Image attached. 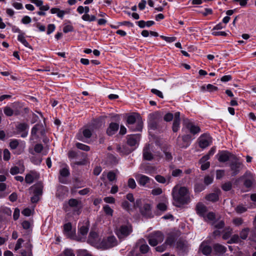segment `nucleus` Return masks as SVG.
I'll return each mask as SVG.
<instances>
[{"label":"nucleus","mask_w":256,"mask_h":256,"mask_svg":"<svg viewBox=\"0 0 256 256\" xmlns=\"http://www.w3.org/2000/svg\"><path fill=\"white\" fill-rule=\"evenodd\" d=\"M149 126L151 128L155 130L157 128V122L158 119V113L151 114L149 115Z\"/></svg>","instance_id":"f8f14e48"},{"label":"nucleus","mask_w":256,"mask_h":256,"mask_svg":"<svg viewBox=\"0 0 256 256\" xmlns=\"http://www.w3.org/2000/svg\"><path fill=\"white\" fill-rule=\"evenodd\" d=\"M76 147L80 150H84V151H88L90 150V148L88 146L84 144L81 143H77L76 144Z\"/></svg>","instance_id":"c03bdc74"},{"label":"nucleus","mask_w":256,"mask_h":256,"mask_svg":"<svg viewBox=\"0 0 256 256\" xmlns=\"http://www.w3.org/2000/svg\"><path fill=\"white\" fill-rule=\"evenodd\" d=\"M196 213L201 216L204 217L206 212L207 208L203 204L198 203L196 208Z\"/></svg>","instance_id":"2eb2a0df"},{"label":"nucleus","mask_w":256,"mask_h":256,"mask_svg":"<svg viewBox=\"0 0 256 256\" xmlns=\"http://www.w3.org/2000/svg\"><path fill=\"white\" fill-rule=\"evenodd\" d=\"M157 208L162 212L166 210L167 206L164 203H160L157 205Z\"/></svg>","instance_id":"e2e57ef3"},{"label":"nucleus","mask_w":256,"mask_h":256,"mask_svg":"<svg viewBox=\"0 0 256 256\" xmlns=\"http://www.w3.org/2000/svg\"><path fill=\"white\" fill-rule=\"evenodd\" d=\"M142 214L146 217H150L151 214V206L148 204H144L142 207L140 208Z\"/></svg>","instance_id":"dca6fc26"},{"label":"nucleus","mask_w":256,"mask_h":256,"mask_svg":"<svg viewBox=\"0 0 256 256\" xmlns=\"http://www.w3.org/2000/svg\"><path fill=\"white\" fill-rule=\"evenodd\" d=\"M204 188L202 184L196 183L194 185V190L196 192H199L202 191L204 189Z\"/></svg>","instance_id":"79ce46f5"},{"label":"nucleus","mask_w":256,"mask_h":256,"mask_svg":"<svg viewBox=\"0 0 256 256\" xmlns=\"http://www.w3.org/2000/svg\"><path fill=\"white\" fill-rule=\"evenodd\" d=\"M200 250L202 253L206 255H209L212 252V248L210 246H208L205 242H202L200 246Z\"/></svg>","instance_id":"aec40b11"},{"label":"nucleus","mask_w":256,"mask_h":256,"mask_svg":"<svg viewBox=\"0 0 256 256\" xmlns=\"http://www.w3.org/2000/svg\"><path fill=\"white\" fill-rule=\"evenodd\" d=\"M206 198L208 200L212 202H216L218 200V196L216 194L212 193L206 196Z\"/></svg>","instance_id":"c9c22d12"},{"label":"nucleus","mask_w":256,"mask_h":256,"mask_svg":"<svg viewBox=\"0 0 256 256\" xmlns=\"http://www.w3.org/2000/svg\"><path fill=\"white\" fill-rule=\"evenodd\" d=\"M236 210L238 213L242 214L246 210V208L242 205H239L236 208Z\"/></svg>","instance_id":"603ef678"},{"label":"nucleus","mask_w":256,"mask_h":256,"mask_svg":"<svg viewBox=\"0 0 256 256\" xmlns=\"http://www.w3.org/2000/svg\"><path fill=\"white\" fill-rule=\"evenodd\" d=\"M240 242V237L238 234H234L228 242V244L238 243Z\"/></svg>","instance_id":"ea45409f"},{"label":"nucleus","mask_w":256,"mask_h":256,"mask_svg":"<svg viewBox=\"0 0 256 256\" xmlns=\"http://www.w3.org/2000/svg\"><path fill=\"white\" fill-rule=\"evenodd\" d=\"M19 172H20V168L16 166L12 167L10 170V173L12 175L18 174L19 173Z\"/></svg>","instance_id":"052dcab7"},{"label":"nucleus","mask_w":256,"mask_h":256,"mask_svg":"<svg viewBox=\"0 0 256 256\" xmlns=\"http://www.w3.org/2000/svg\"><path fill=\"white\" fill-rule=\"evenodd\" d=\"M177 144L181 148H186L189 146L188 142L185 143L182 141V142H181L179 138L178 139Z\"/></svg>","instance_id":"13d9d810"},{"label":"nucleus","mask_w":256,"mask_h":256,"mask_svg":"<svg viewBox=\"0 0 256 256\" xmlns=\"http://www.w3.org/2000/svg\"><path fill=\"white\" fill-rule=\"evenodd\" d=\"M104 211L107 215L112 216L113 214V210L108 205H106L103 207Z\"/></svg>","instance_id":"58836bf2"},{"label":"nucleus","mask_w":256,"mask_h":256,"mask_svg":"<svg viewBox=\"0 0 256 256\" xmlns=\"http://www.w3.org/2000/svg\"><path fill=\"white\" fill-rule=\"evenodd\" d=\"M116 149L117 152L122 154H128L135 149V148H128L127 145H124L122 147L118 146Z\"/></svg>","instance_id":"f3484780"},{"label":"nucleus","mask_w":256,"mask_h":256,"mask_svg":"<svg viewBox=\"0 0 256 256\" xmlns=\"http://www.w3.org/2000/svg\"><path fill=\"white\" fill-rule=\"evenodd\" d=\"M88 226L87 224L82 226L79 228L78 234L83 236H86L88 231Z\"/></svg>","instance_id":"473e14b6"},{"label":"nucleus","mask_w":256,"mask_h":256,"mask_svg":"<svg viewBox=\"0 0 256 256\" xmlns=\"http://www.w3.org/2000/svg\"><path fill=\"white\" fill-rule=\"evenodd\" d=\"M182 171L180 169H174L172 172V175L173 176H180L182 175Z\"/></svg>","instance_id":"a18cd8bd"},{"label":"nucleus","mask_w":256,"mask_h":256,"mask_svg":"<svg viewBox=\"0 0 256 256\" xmlns=\"http://www.w3.org/2000/svg\"><path fill=\"white\" fill-rule=\"evenodd\" d=\"M140 136L137 135H132L128 138L127 144L128 145L130 146L131 148H133L138 144L140 140Z\"/></svg>","instance_id":"4468645a"},{"label":"nucleus","mask_w":256,"mask_h":256,"mask_svg":"<svg viewBox=\"0 0 256 256\" xmlns=\"http://www.w3.org/2000/svg\"><path fill=\"white\" fill-rule=\"evenodd\" d=\"M72 226L71 223L68 222L64 226V233L68 238L76 240V236L72 231ZM76 240L78 241H81L82 240V238H76Z\"/></svg>","instance_id":"6e6552de"},{"label":"nucleus","mask_w":256,"mask_h":256,"mask_svg":"<svg viewBox=\"0 0 256 256\" xmlns=\"http://www.w3.org/2000/svg\"><path fill=\"white\" fill-rule=\"evenodd\" d=\"M233 156H235L228 151H222L218 154V159L220 162H226L230 160L232 161L233 160Z\"/></svg>","instance_id":"1a4fd4ad"},{"label":"nucleus","mask_w":256,"mask_h":256,"mask_svg":"<svg viewBox=\"0 0 256 256\" xmlns=\"http://www.w3.org/2000/svg\"><path fill=\"white\" fill-rule=\"evenodd\" d=\"M18 41L21 42L25 46L31 50H32V46L30 45V44L26 41L23 34H18Z\"/></svg>","instance_id":"bb28decb"},{"label":"nucleus","mask_w":256,"mask_h":256,"mask_svg":"<svg viewBox=\"0 0 256 256\" xmlns=\"http://www.w3.org/2000/svg\"><path fill=\"white\" fill-rule=\"evenodd\" d=\"M138 184L144 186L146 184L149 183L150 178L148 176L141 174H136L135 176Z\"/></svg>","instance_id":"ddd939ff"},{"label":"nucleus","mask_w":256,"mask_h":256,"mask_svg":"<svg viewBox=\"0 0 256 256\" xmlns=\"http://www.w3.org/2000/svg\"><path fill=\"white\" fill-rule=\"evenodd\" d=\"M175 239L174 236H168L166 240L165 244L172 245L174 242Z\"/></svg>","instance_id":"de8ad7c7"},{"label":"nucleus","mask_w":256,"mask_h":256,"mask_svg":"<svg viewBox=\"0 0 256 256\" xmlns=\"http://www.w3.org/2000/svg\"><path fill=\"white\" fill-rule=\"evenodd\" d=\"M151 193L154 196H158L162 193V190L160 188H155L152 190Z\"/></svg>","instance_id":"49530a36"},{"label":"nucleus","mask_w":256,"mask_h":256,"mask_svg":"<svg viewBox=\"0 0 256 256\" xmlns=\"http://www.w3.org/2000/svg\"><path fill=\"white\" fill-rule=\"evenodd\" d=\"M126 122L128 124L130 125L129 128L132 131H140L142 128V122L140 118L136 120L134 115L128 116Z\"/></svg>","instance_id":"f03ea898"},{"label":"nucleus","mask_w":256,"mask_h":256,"mask_svg":"<svg viewBox=\"0 0 256 256\" xmlns=\"http://www.w3.org/2000/svg\"><path fill=\"white\" fill-rule=\"evenodd\" d=\"M212 225L214 226L215 228L220 229L224 227V222L223 220H220L218 222H213Z\"/></svg>","instance_id":"e433bc0d"},{"label":"nucleus","mask_w":256,"mask_h":256,"mask_svg":"<svg viewBox=\"0 0 256 256\" xmlns=\"http://www.w3.org/2000/svg\"><path fill=\"white\" fill-rule=\"evenodd\" d=\"M43 146L42 144H36L34 148V150L36 152L40 153L43 150Z\"/></svg>","instance_id":"69168bd1"},{"label":"nucleus","mask_w":256,"mask_h":256,"mask_svg":"<svg viewBox=\"0 0 256 256\" xmlns=\"http://www.w3.org/2000/svg\"><path fill=\"white\" fill-rule=\"evenodd\" d=\"M213 248L216 252L220 254H223L226 251V248L220 244H214Z\"/></svg>","instance_id":"4be33fe9"},{"label":"nucleus","mask_w":256,"mask_h":256,"mask_svg":"<svg viewBox=\"0 0 256 256\" xmlns=\"http://www.w3.org/2000/svg\"><path fill=\"white\" fill-rule=\"evenodd\" d=\"M4 114L8 116H10L14 114L18 115L20 114V111L16 109L14 110H12V108L8 106H6L4 109Z\"/></svg>","instance_id":"5701e85b"},{"label":"nucleus","mask_w":256,"mask_h":256,"mask_svg":"<svg viewBox=\"0 0 256 256\" xmlns=\"http://www.w3.org/2000/svg\"><path fill=\"white\" fill-rule=\"evenodd\" d=\"M132 232V228L130 224L122 225L116 231V234L119 238H124L128 236Z\"/></svg>","instance_id":"39448f33"},{"label":"nucleus","mask_w":256,"mask_h":256,"mask_svg":"<svg viewBox=\"0 0 256 256\" xmlns=\"http://www.w3.org/2000/svg\"><path fill=\"white\" fill-rule=\"evenodd\" d=\"M180 121L174 120L172 125V130L174 132H176L179 128Z\"/></svg>","instance_id":"6e6d98bb"},{"label":"nucleus","mask_w":256,"mask_h":256,"mask_svg":"<svg viewBox=\"0 0 256 256\" xmlns=\"http://www.w3.org/2000/svg\"><path fill=\"white\" fill-rule=\"evenodd\" d=\"M122 208L126 210V211H130V206L129 203L126 201L124 200L122 203Z\"/></svg>","instance_id":"338daca9"},{"label":"nucleus","mask_w":256,"mask_h":256,"mask_svg":"<svg viewBox=\"0 0 256 256\" xmlns=\"http://www.w3.org/2000/svg\"><path fill=\"white\" fill-rule=\"evenodd\" d=\"M209 159V156L206 155L202 157L200 160V163L201 164V169L202 170H206L208 169L210 166V162H207V160Z\"/></svg>","instance_id":"6ab92c4d"},{"label":"nucleus","mask_w":256,"mask_h":256,"mask_svg":"<svg viewBox=\"0 0 256 256\" xmlns=\"http://www.w3.org/2000/svg\"><path fill=\"white\" fill-rule=\"evenodd\" d=\"M43 125L42 124H36L32 130V134L36 135L38 131H40V130L42 128Z\"/></svg>","instance_id":"f704fd0d"},{"label":"nucleus","mask_w":256,"mask_h":256,"mask_svg":"<svg viewBox=\"0 0 256 256\" xmlns=\"http://www.w3.org/2000/svg\"><path fill=\"white\" fill-rule=\"evenodd\" d=\"M198 140L199 146L202 148H204L208 146L212 142V138L207 134L201 136Z\"/></svg>","instance_id":"0eeeda50"},{"label":"nucleus","mask_w":256,"mask_h":256,"mask_svg":"<svg viewBox=\"0 0 256 256\" xmlns=\"http://www.w3.org/2000/svg\"><path fill=\"white\" fill-rule=\"evenodd\" d=\"M24 242V240H23V239L21 238H18L14 250H19L21 248L22 244Z\"/></svg>","instance_id":"4d7b16f0"},{"label":"nucleus","mask_w":256,"mask_h":256,"mask_svg":"<svg viewBox=\"0 0 256 256\" xmlns=\"http://www.w3.org/2000/svg\"><path fill=\"white\" fill-rule=\"evenodd\" d=\"M43 186L42 184L38 183L31 186L30 190H33L34 194H36L39 196L42 195V192Z\"/></svg>","instance_id":"b1692460"},{"label":"nucleus","mask_w":256,"mask_h":256,"mask_svg":"<svg viewBox=\"0 0 256 256\" xmlns=\"http://www.w3.org/2000/svg\"><path fill=\"white\" fill-rule=\"evenodd\" d=\"M188 191L184 186L179 187L175 186L172 192V195L174 200L180 204H188L190 202V197L188 194Z\"/></svg>","instance_id":"f257e3e1"},{"label":"nucleus","mask_w":256,"mask_h":256,"mask_svg":"<svg viewBox=\"0 0 256 256\" xmlns=\"http://www.w3.org/2000/svg\"><path fill=\"white\" fill-rule=\"evenodd\" d=\"M28 128V125L25 123H21L16 126V128L20 132H24Z\"/></svg>","instance_id":"37998d69"},{"label":"nucleus","mask_w":256,"mask_h":256,"mask_svg":"<svg viewBox=\"0 0 256 256\" xmlns=\"http://www.w3.org/2000/svg\"><path fill=\"white\" fill-rule=\"evenodd\" d=\"M232 228L230 227L225 228L223 230L224 234L222 235V238L224 240L228 239L232 233Z\"/></svg>","instance_id":"c756f323"},{"label":"nucleus","mask_w":256,"mask_h":256,"mask_svg":"<svg viewBox=\"0 0 256 256\" xmlns=\"http://www.w3.org/2000/svg\"><path fill=\"white\" fill-rule=\"evenodd\" d=\"M118 244V242L114 236H110L103 240L100 244V247L102 249H108Z\"/></svg>","instance_id":"20e7f679"},{"label":"nucleus","mask_w":256,"mask_h":256,"mask_svg":"<svg viewBox=\"0 0 256 256\" xmlns=\"http://www.w3.org/2000/svg\"><path fill=\"white\" fill-rule=\"evenodd\" d=\"M104 200L106 202L109 204H114L115 202V199L112 196H107L104 198Z\"/></svg>","instance_id":"0e129e2a"},{"label":"nucleus","mask_w":256,"mask_h":256,"mask_svg":"<svg viewBox=\"0 0 256 256\" xmlns=\"http://www.w3.org/2000/svg\"><path fill=\"white\" fill-rule=\"evenodd\" d=\"M213 181V178L212 176H207L204 177V182L206 185H208L212 183Z\"/></svg>","instance_id":"680f3d73"},{"label":"nucleus","mask_w":256,"mask_h":256,"mask_svg":"<svg viewBox=\"0 0 256 256\" xmlns=\"http://www.w3.org/2000/svg\"><path fill=\"white\" fill-rule=\"evenodd\" d=\"M206 89L210 92H213L218 90V88L211 84H208L206 86Z\"/></svg>","instance_id":"5fc2aeb1"},{"label":"nucleus","mask_w":256,"mask_h":256,"mask_svg":"<svg viewBox=\"0 0 256 256\" xmlns=\"http://www.w3.org/2000/svg\"><path fill=\"white\" fill-rule=\"evenodd\" d=\"M242 178L244 179V186L247 188H251L254 180L252 174L250 172H246Z\"/></svg>","instance_id":"9d476101"},{"label":"nucleus","mask_w":256,"mask_h":256,"mask_svg":"<svg viewBox=\"0 0 256 256\" xmlns=\"http://www.w3.org/2000/svg\"><path fill=\"white\" fill-rule=\"evenodd\" d=\"M184 123L186 127L192 134H194L200 132V128L198 126L194 125L192 122H190L188 120H184Z\"/></svg>","instance_id":"9b49d317"},{"label":"nucleus","mask_w":256,"mask_h":256,"mask_svg":"<svg viewBox=\"0 0 256 256\" xmlns=\"http://www.w3.org/2000/svg\"><path fill=\"white\" fill-rule=\"evenodd\" d=\"M148 238L149 244L154 246L163 241L164 236L160 232L157 231L150 234Z\"/></svg>","instance_id":"7ed1b4c3"},{"label":"nucleus","mask_w":256,"mask_h":256,"mask_svg":"<svg viewBox=\"0 0 256 256\" xmlns=\"http://www.w3.org/2000/svg\"><path fill=\"white\" fill-rule=\"evenodd\" d=\"M82 134L84 136V138L82 137V136L79 134L77 136L78 139L82 140L84 142H85V140H84V138H90L92 135V131L88 129V128H84L82 130Z\"/></svg>","instance_id":"412c9836"},{"label":"nucleus","mask_w":256,"mask_h":256,"mask_svg":"<svg viewBox=\"0 0 256 256\" xmlns=\"http://www.w3.org/2000/svg\"><path fill=\"white\" fill-rule=\"evenodd\" d=\"M80 204V202L76 199L72 198L68 201V204L71 207H76L78 206Z\"/></svg>","instance_id":"a19ab883"},{"label":"nucleus","mask_w":256,"mask_h":256,"mask_svg":"<svg viewBox=\"0 0 256 256\" xmlns=\"http://www.w3.org/2000/svg\"><path fill=\"white\" fill-rule=\"evenodd\" d=\"M160 37L164 40H166V42H174L176 39V37H174V36L168 37V36H161Z\"/></svg>","instance_id":"8fccbe9b"},{"label":"nucleus","mask_w":256,"mask_h":256,"mask_svg":"<svg viewBox=\"0 0 256 256\" xmlns=\"http://www.w3.org/2000/svg\"><path fill=\"white\" fill-rule=\"evenodd\" d=\"M149 250V247L147 244H142L140 246V251L143 253H146Z\"/></svg>","instance_id":"774afa93"},{"label":"nucleus","mask_w":256,"mask_h":256,"mask_svg":"<svg viewBox=\"0 0 256 256\" xmlns=\"http://www.w3.org/2000/svg\"><path fill=\"white\" fill-rule=\"evenodd\" d=\"M173 118L174 115L172 113L168 112L165 114L164 119L166 122H170L173 119Z\"/></svg>","instance_id":"bf43d9fd"},{"label":"nucleus","mask_w":256,"mask_h":256,"mask_svg":"<svg viewBox=\"0 0 256 256\" xmlns=\"http://www.w3.org/2000/svg\"><path fill=\"white\" fill-rule=\"evenodd\" d=\"M128 187L134 189L136 187V182H135L134 179H133V178H130L128 180Z\"/></svg>","instance_id":"864d4df0"},{"label":"nucleus","mask_w":256,"mask_h":256,"mask_svg":"<svg viewBox=\"0 0 256 256\" xmlns=\"http://www.w3.org/2000/svg\"><path fill=\"white\" fill-rule=\"evenodd\" d=\"M143 156L144 160H150L153 158L152 154L150 152L147 148H144L143 152Z\"/></svg>","instance_id":"7c9ffc66"},{"label":"nucleus","mask_w":256,"mask_h":256,"mask_svg":"<svg viewBox=\"0 0 256 256\" xmlns=\"http://www.w3.org/2000/svg\"><path fill=\"white\" fill-rule=\"evenodd\" d=\"M118 128L119 125L118 124L114 122L110 123L107 129L106 133L109 136H112L118 131Z\"/></svg>","instance_id":"a211bd4d"},{"label":"nucleus","mask_w":256,"mask_h":256,"mask_svg":"<svg viewBox=\"0 0 256 256\" xmlns=\"http://www.w3.org/2000/svg\"><path fill=\"white\" fill-rule=\"evenodd\" d=\"M19 144V141L18 140L14 139L12 140L9 144L10 147L12 150H15L16 148Z\"/></svg>","instance_id":"4c0bfd02"},{"label":"nucleus","mask_w":256,"mask_h":256,"mask_svg":"<svg viewBox=\"0 0 256 256\" xmlns=\"http://www.w3.org/2000/svg\"><path fill=\"white\" fill-rule=\"evenodd\" d=\"M155 179L156 180L161 184H164L165 182H168L169 183L170 181L171 177L170 176H168L167 179L165 178L164 176L160 175H156L155 176Z\"/></svg>","instance_id":"cd10ccee"},{"label":"nucleus","mask_w":256,"mask_h":256,"mask_svg":"<svg viewBox=\"0 0 256 256\" xmlns=\"http://www.w3.org/2000/svg\"><path fill=\"white\" fill-rule=\"evenodd\" d=\"M10 158V153L8 149L4 150V160L6 161L8 160Z\"/></svg>","instance_id":"09e8293b"},{"label":"nucleus","mask_w":256,"mask_h":256,"mask_svg":"<svg viewBox=\"0 0 256 256\" xmlns=\"http://www.w3.org/2000/svg\"><path fill=\"white\" fill-rule=\"evenodd\" d=\"M34 176L31 174H27L25 178V181L28 184H32L34 182Z\"/></svg>","instance_id":"3c124183"},{"label":"nucleus","mask_w":256,"mask_h":256,"mask_svg":"<svg viewBox=\"0 0 256 256\" xmlns=\"http://www.w3.org/2000/svg\"><path fill=\"white\" fill-rule=\"evenodd\" d=\"M98 240V234L94 232H90L89 234L88 242L92 244H96Z\"/></svg>","instance_id":"a878e982"},{"label":"nucleus","mask_w":256,"mask_h":256,"mask_svg":"<svg viewBox=\"0 0 256 256\" xmlns=\"http://www.w3.org/2000/svg\"><path fill=\"white\" fill-rule=\"evenodd\" d=\"M250 229L248 228H244L242 230L240 233V237L242 240H246L248 234Z\"/></svg>","instance_id":"72a5a7b5"},{"label":"nucleus","mask_w":256,"mask_h":256,"mask_svg":"<svg viewBox=\"0 0 256 256\" xmlns=\"http://www.w3.org/2000/svg\"><path fill=\"white\" fill-rule=\"evenodd\" d=\"M242 164L238 161L236 156H233V160L230 164V170L232 172V176H235L238 174L242 168Z\"/></svg>","instance_id":"423d86ee"},{"label":"nucleus","mask_w":256,"mask_h":256,"mask_svg":"<svg viewBox=\"0 0 256 256\" xmlns=\"http://www.w3.org/2000/svg\"><path fill=\"white\" fill-rule=\"evenodd\" d=\"M204 220L206 222H212L215 220L216 216L212 212H210L206 214L204 216V217H203Z\"/></svg>","instance_id":"2f4dec72"},{"label":"nucleus","mask_w":256,"mask_h":256,"mask_svg":"<svg viewBox=\"0 0 256 256\" xmlns=\"http://www.w3.org/2000/svg\"><path fill=\"white\" fill-rule=\"evenodd\" d=\"M177 248L181 251L182 252H184L186 251L188 247L184 242L182 241L178 242L176 244Z\"/></svg>","instance_id":"c85d7f7f"},{"label":"nucleus","mask_w":256,"mask_h":256,"mask_svg":"<svg viewBox=\"0 0 256 256\" xmlns=\"http://www.w3.org/2000/svg\"><path fill=\"white\" fill-rule=\"evenodd\" d=\"M60 176L59 180L60 182L64 183L62 177H68L70 176V172L68 168H64L60 170Z\"/></svg>","instance_id":"393cba45"}]
</instances>
